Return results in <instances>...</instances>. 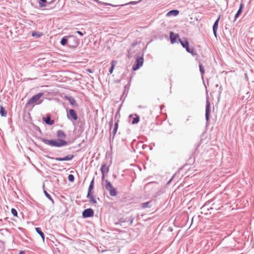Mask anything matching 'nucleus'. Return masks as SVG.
Wrapping results in <instances>:
<instances>
[{
  "label": "nucleus",
  "instance_id": "36",
  "mask_svg": "<svg viewBox=\"0 0 254 254\" xmlns=\"http://www.w3.org/2000/svg\"><path fill=\"white\" fill-rule=\"evenodd\" d=\"M213 201V199H210L207 202H205V203L203 206L202 208H205L209 204H210Z\"/></svg>",
  "mask_w": 254,
  "mask_h": 254
},
{
  "label": "nucleus",
  "instance_id": "26",
  "mask_svg": "<svg viewBox=\"0 0 254 254\" xmlns=\"http://www.w3.org/2000/svg\"><path fill=\"white\" fill-rule=\"evenodd\" d=\"M35 230L36 232L39 234L41 237L42 238L43 241H44L45 235L44 233L42 231L41 229L39 227L35 228Z\"/></svg>",
  "mask_w": 254,
  "mask_h": 254
},
{
  "label": "nucleus",
  "instance_id": "12",
  "mask_svg": "<svg viewBox=\"0 0 254 254\" xmlns=\"http://www.w3.org/2000/svg\"><path fill=\"white\" fill-rule=\"evenodd\" d=\"M43 121L46 124L50 126H52L54 124L55 121L51 119V117L50 115H47L46 117L43 118Z\"/></svg>",
  "mask_w": 254,
  "mask_h": 254
},
{
  "label": "nucleus",
  "instance_id": "10",
  "mask_svg": "<svg viewBox=\"0 0 254 254\" xmlns=\"http://www.w3.org/2000/svg\"><path fill=\"white\" fill-rule=\"evenodd\" d=\"M210 104L208 100L206 102V107H205V119L206 123H207L209 121L210 118Z\"/></svg>",
  "mask_w": 254,
  "mask_h": 254
},
{
  "label": "nucleus",
  "instance_id": "53",
  "mask_svg": "<svg viewBox=\"0 0 254 254\" xmlns=\"http://www.w3.org/2000/svg\"><path fill=\"white\" fill-rule=\"evenodd\" d=\"M216 87H218V84H217V85H216Z\"/></svg>",
  "mask_w": 254,
  "mask_h": 254
},
{
  "label": "nucleus",
  "instance_id": "23",
  "mask_svg": "<svg viewBox=\"0 0 254 254\" xmlns=\"http://www.w3.org/2000/svg\"><path fill=\"white\" fill-rule=\"evenodd\" d=\"M151 202H152V201L150 200V201H148L142 203L141 204V208L142 209H145V208H151Z\"/></svg>",
  "mask_w": 254,
  "mask_h": 254
},
{
  "label": "nucleus",
  "instance_id": "27",
  "mask_svg": "<svg viewBox=\"0 0 254 254\" xmlns=\"http://www.w3.org/2000/svg\"><path fill=\"white\" fill-rule=\"evenodd\" d=\"M38 2L39 6L41 8L46 6V3H48L47 0H39Z\"/></svg>",
  "mask_w": 254,
  "mask_h": 254
},
{
  "label": "nucleus",
  "instance_id": "14",
  "mask_svg": "<svg viewBox=\"0 0 254 254\" xmlns=\"http://www.w3.org/2000/svg\"><path fill=\"white\" fill-rule=\"evenodd\" d=\"M177 39H179L178 34H174L173 32H171L170 33V39L171 43L172 44L176 43Z\"/></svg>",
  "mask_w": 254,
  "mask_h": 254
},
{
  "label": "nucleus",
  "instance_id": "33",
  "mask_svg": "<svg viewBox=\"0 0 254 254\" xmlns=\"http://www.w3.org/2000/svg\"><path fill=\"white\" fill-rule=\"evenodd\" d=\"M96 2L98 3H100V4H101L102 5H110V6H116V5H114L112 4L111 3L104 2H101V1H100L98 0H96Z\"/></svg>",
  "mask_w": 254,
  "mask_h": 254
},
{
  "label": "nucleus",
  "instance_id": "55",
  "mask_svg": "<svg viewBox=\"0 0 254 254\" xmlns=\"http://www.w3.org/2000/svg\"><path fill=\"white\" fill-rule=\"evenodd\" d=\"M0 242H1V241H0Z\"/></svg>",
  "mask_w": 254,
  "mask_h": 254
},
{
  "label": "nucleus",
  "instance_id": "3",
  "mask_svg": "<svg viewBox=\"0 0 254 254\" xmlns=\"http://www.w3.org/2000/svg\"><path fill=\"white\" fill-rule=\"evenodd\" d=\"M105 188L106 190L109 191L110 195L111 196H115L117 194V191L115 188H114L111 182L108 180L105 181Z\"/></svg>",
  "mask_w": 254,
  "mask_h": 254
},
{
  "label": "nucleus",
  "instance_id": "22",
  "mask_svg": "<svg viewBox=\"0 0 254 254\" xmlns=\"http://www.w3.org/2000/svg\"><path fill=\"white\" fill-rule=\"evenodd\" d=\"M92 192H87L86 197L89 199V201L91 203L95 204L97 203L96 199L94 198L93 195L91 194Z\"/></svg>",
  "mask_w": 254,
  "mask_h": 254
},
{
  "label": "nucleus",
  "instance_id": "20",
  "mask_svg": "<svg viewBox=\"0 0 254 254\" xmlns=\"http://www.w3.org/2000/svg\"><path fill=\"white\" fill-rule=\"evenodd\" d=\"M179 14V11L177 9H172L170 10L167 12L166 14V16H177Z\"/></svg>",
  "mask_w": 254,
  "mask_h": 254
},
{
  "label": "nucleus",
  "instance_id": "40",
  "mask_svg": "<svg viewBox=\"0 0 254 254\" xmlns=\"http://www.w3.org/2000/svg\"><path fill=\"white\" fill-rule=\"evenodd\" d=\"M222 90H223V89H222V87L221 86H220L219 87V91H218L219 96H220V94H221L222 91Z\"/></svg>",
  "mask_w": 254,
  "mask_h": 254
},
{
  "label": "nucleus",
  "instance_id": "30",
  "mask_svg": "<svg viewBox=\"0 0 254 254\" xmlns=\"http://www.w3.org/2000/svg\"><path fill=\"white\" fill-rule=\"evenodd\" d=\"M139 121V117L137 115H135V117L133 118L131 121V124L133 125L138 123Z\"/></svg>",
  "mask_w": 254,
  "mask_h": 254
},
{
  "label": "nucleus",
  "instance_id": "44",
  "mask_svg": "<svg viewBox=\"0 0 254 254\" xmlns=\"http://www.w3.org/2000/svg\"><path fill=\"white\" fill-rule=\"evenodd\" d=\"M86 71L89 73H93V71L92 70V69H90V68H88L86 69Z\"/></svg>",
  "mask_w": 254,
  "mask_h": 254
},
{
  "label": "nucleus",
  "instance_id": "54",
  "mask_svg": "<svg viewBox=\"0 0 254 254\" xmlns=\"http://www.w3.org/2000/svg\"><path fill=\"white\" fill-rule=\"evenodd\" d=\"M93 0L96 2V0Z\"/></svg>",
  "mask_w": 254,
  "mask_h": 254
},
{
  "label": "nucleus",
  "instance_id": "9",
  "mask_svg": "<svg viewBox=\"0 0 254 254\" xmlns=\"http://www.w3.org/2000/svg\"><path fill=\"white\" fill-rule=\"evenodd\" d=\"M118 122H119V121L118 120L115 123L114 128L112 130V133L110 134V144L113 143L115 135L117 133V130L118 128Z\"/></svg>",
  "mask_w": 254,
  "mask_h": 254
},
{
  "label": "nucleus",
  "instance_id": "28",
  "mask_svg": "<svg viewBox=\"0 0 254 254\" xmlns=\"http://www.w3.org/2000/svg\"><path fill=\"white\" fill-rule=\"evenodd\" d=\"M199 68L201 74V78L203 79L205 70L203 66L202 65L200 62L199 63Z\"/></svg>",
  "mask_w": 254,
  "mask_h": 254
},
{
  "label": "nucleus",
  "instance_id": "46",
  "mask_svg": "<svg viewBox=\"0 0 254 254\" xmlns=\"http://www.w3.org/2000/svg\"><path fill=\"white\" fill-rule=\"evenodd\" d=\"M137 45V43L136 42H133L131 44V46L132 47H135L136 45Z\"/></svg>",
  "mask_w": 254,
  "mask_h": 254
},
{
  "label": "nucleus",
  "instance_id": "32",
  "mask_svg": "<svg viewBox=\"0 0 254 254\" xmlns=\"http://www.w3.org/2000/svg\"><path fill=\"white\" fill-rule=\"evenodd\" d=\"M42 35V33L40 32L34 31L32 33V36L33 37H36L37 38H39L41 37Z\"/></svg>",
  "mask_w": 254,
  "mask_h": 254
},
{
  "label": "nucleus",
  "instance_id": "35",
  "mask_svg": "<svg viewBox=\"0 0 254 254\" xmlns=\"http://www.w3.org/2000/svg\"><path fill=\"white\" fill-rule=\"evenodd\" d=\"M68 180L70 182H73L74 181V176L70 174L68 176Z\"/></svg>",
  "mask_w": 254,
  "mask_h": 254
},
{
  "label": "nucleus",
  "instance_id": "8",
  "mask_svg": "<svg viewBox=\"0 0 254 254\" xmlns=\"http://www.w3.org/2000/svg\"><path fill=\"white\" fill-rule=\"evenodd\" d=\"M93 215L94 211L90 208L84 209L82 213V217L84 218L91 217Z\"/></svg>",
  "mask_w": 254,
  "mask_h": 254
},
{
  "label": "nucleus",
  "instance_id": "39",
  "mask_svg": "<svg viewBox=\"0 0 254 254\" xmlns=\"http://www.w3.org/2000/svg\"><path fill=\"white\" fill-rule=\"evenodd\" d=\"M76 33H77V34H79V35H80V36H83V35H84V34H85V33H86V32H84V33H83V32H81V31H76Z\"/></svg>",
  "mask_w": 254,
  "mask_h": 254
},
{
  "label": "nucleus",
  "instance_id": "13",
  "mask_svg": "<svg viewBox=\"0 0 254 254\" xmlns=\"http://www.w3.org/2000/svg\"><path fill=\"white\" fill-rule=\"evenodd\" d=\"M220 16H219V17L217 18V19L215 20L214 23L213 25V32L215 36V37H217V30L218 26V23L220 20Z\"/></svg>",
  "mask_w": 254,
  "mask_h": 254
},
{
  "label": "nucleus",
  "instance_id": "42",
  "mask_svg": "<svg viewBox=\"0 0 254 254\" xmlns=\"http://www.w3.org/2000/svg\"><path fill=\"white\" fill-rule=\"evenodd\" d=\"M137 3L136 1H130L127 4H125V5H127V4H135Z\"/></svg>",
  "mask_w": 254,
  "mask_h": 254
},
{
  "label": "nucleus",
  "instance_id": "29",
  "mask_svg": "<svg viewBox=\"0 0 254 254\" xmlns=\"http://www.w3.org/2000/svg\"><path fill=\"white\" fill-rule=\"evenodd\" d=\"M94 178H93L92 181H91L89 186L88 187V192H92V190L94 188Z\"/></svg>",
  "mask_w": 254,
  "mask_h": 254
},
{
  "label": "nucleus",
  "instance_id": "31",
  "mask_svg": "<svg viewBox=\"0 0 254 254\" xmlns=\"http://www.w3.org/2000/svg\"><path fill=\"white\" fill-rule=\"evenodd\" d=\"M44 193L45 196L52 202L53 204H54V201L50 194L46 190H44Z\"/></svg>",
  "mask_w": 254,
  "mask_h": 254
},
{
  "label": "nucleus",
  "instance_id": "48",
  "mask_svg": "<svg viewBox=\"0 0 254 254\" xmlns=\"http://www.w3.org/2000/svg\"><path fill=\"white\" fill-rule=\"evenodd\" d=\"M133 219H132L130 221V224L131 225L132 223V222H133Z\"/></svg>",
  "mask_w": 254,
  "mask_h": 254
},
{
  "label": "nucleus",
  "instance_id": "6",
  "mask_svg": "<svg viewBox=\"0 0 254 254\" xmlns=\"http://www.w3.org/2000/svg\"><path fill=\"white\" fill-rule=\"evenodd\" d=\"M47 157L49 159H55V160H56L57 161H69V160H72L74 158V155L72 154H69V155L66 156L63 158H62V157L54 158V157L48 156H47Z\"/></svg>",
  "mask_w": 254,
  "mask_h": 254
},
{
  "label": "nucleus",
  "instance_id": "49",
  "mask_svg": "<svg viewBox=\"0 0 254 254\" xmlns=\"http://www.w3.org/2000/svg\"><path fill=\"white\" fill-rule=\"evenodd\" d=\"M213 209V207H210L209 208H207L208 210H209L210 209Z\"/></svg>",
  "mask_w": 254,
  "mask_h": 254
},
{
  "label": "nucleus",
  "instance_id": "17",
  "mask_svg": "<svg viewBox=\"0 0 254 254\" xmlns=\"http://www.w3.org/2000/svg\"><path fill=\"white\" fill-rule=\"evenodd\" d=\"M188 53H189L191 54L192 56H194L196 55V53L195 52V50L193 47H190V44H189L187 46L184 48Z\"/></svg>",
  "mask_w": 254,
  "mask_h": 254
},
{
  "label": "nucleus",
  "instance_id": "41",
  "mask_svg": "<svg viewBox=\"0 0 254 254\" xmlns=\"http://www.w3.org/2000/svg\"><path fill=\"white\" fill-rule=\"evenodd\" d=\"M56 0H47L48 3L49 4H52Z\"/></svg>",
  "mask_w": 254,
  "mask_h": 254
},
{
  "label": "nucleus",
  "instance_id": "18",
  "mask_svg": "<svg viewBox=\"0 0 254 254\" xmlns=\"http://www.w3.org/2000/svg\"><path fill=\"white\" fill-rule=\"evenodd\" d=\"M243 7H244L243 3H241L240 5V6H239V8L238 10L237 13H236V14H235V15L234 16V19L233 22H235L236 20V19H237V18L242 13Z\"/></svg>",
  "mask_w": 254,
  "mask_h": 254
},
{
  "label": "nucleus",
  "instance_id": "16",
  "mask_svg": "<svg viewBox=\"0 0 254 254\" xmlns=\"http://www.w3.org/2000/svg\"><path fill=\"white\" fill-rule=\"evenodd\" d=\"M188 53H189L191 54L192 56H194L196 55V53L195 52V50L193 47H190V44H189L187 46L184 48Z\"/></svg>",
  "mask_w": 254,
  "mask_h": 254
},
{
  "label": "nucleus",
  "instance_id": "50",
  "mask_svg": "<svg viewBox=\"0 0 254 254\" xmlns=\"http://www.w3.org/2000/svg\"><path fill=\"white\" fill-rule=\"evenodd\" d=\"M2 222V220L1 219H0V224H1Z\"/></svg>",
  "mask_w": 254,
  "mask_h": 254
},
{
  "label": "nucleus",
  "instance_id": "21",
  "mask_svg": "<svg viewBox=\"0 0 254 254\" xmlns=\"http://www.w3.org/2000/svg\"><path fill=\"white\" fill-rule=\"evenodd\" d=\"M179 41L184 48L187 46L189 44V42L185 38L179 39Z\"/></svg>",
  "mask_w": 254,
  "mask_h": 254
},
{
  "label": "nucleus",
  "instance_id": "45",
  "mask_svg": "<svg viewBox=\"0 0 254 254\" xmlns=\"http://www.w3.org/2000/svg\"><path fill=\"white\" fill-rule=\"evenodd\" d=\"M174 176L175 175H174L171 178V179L167 182V184H169L171 183V182L172 181V180L173 179L174 177Z\"/></svg>",
  "mask_w": 254,
  "mask_h": 254
},
{
  "label": "nucleus",
  "instance_id": "52",
  "mask_svg": "<svg viewBox=\"0 0 254 254\" xmlns=\"http://www.w3.org/2000/svg\"><path fill=\"white\" fill-rule=\"evenodd\" d=\"M74 43V41H71V43Z\"/></svg>",
  "mask_w": 254,
  "mask_h": 254
},
{
  "label": "nucleus",
  "instance_id": "34",
  "mask_svg": "<svg viewBox=\"0 0 254 254\" xmlns=\"http://www.w3.org/2000/svg\"><path fill=\"white\" fill-rule=\"evenodd\" d=\"M130 79H129V80L128 81V82L127 84H126L125 86H124V89H125V91H124V92L123 93V95L125 94V92H126V90H128V88H129V87L130 86ZM128 92V91H127V92Z\"/></svg>",
  "mask_w": 254,
  "mask_h": 254
},
{
  "label": "nucleus",
  "instance_id": "43",
  "mask_svg": "<svg viewBox=\"0 0 254 254\" xmlns=\"http://www.w3.org/2000/svg\"><path fill=\"white\" fill-rule=\"evenodd\" d=\"M110 128H111L113 126V119L111 120L109 123Z\"/></svg>",
  "mask_w": 254,
  "mask_h": 254
},
{
  "label": "nucleus",
  "instance_id": "7",
  "mask_svg": "<svg viewBox=\"0 0 254 254\" xmlns=\"http://www.w3.org/2000/svg\"><path fill=\"white\" fill-rule=\"evenodd\" d=\"M43 95V93L42 92L34 95L28 101L27 105H30L34 103H36Z\"/></svg>",
  "mask_w": 254,
  "mask_h": 254
},
{
  "label": "nucleus",
  "instance_id": "38",
  "mask_svg": "<svg viewBox=\"0 0 254 254\" xmlns=\"http://www.w3.org/2000/svg\"><path fill=\"white\" fill-rule=\"evenodd\" d=\"M125 222H126V220H124V219L121 218L119 220L118 222L116 223V225H117V224L122 225V223H123Z\"/></svg>",
  "mask_w": 254,
  "mask_h": 254
},
{
  "label": "nucleus",
  "instance_id": "15",
  "mask_svg": "<svg viewBox=\"0 0 254 254\" xmlns=\"http://www.w3.org/2000/svg\"><path fill=\"white\" fill-rule=\"evenodd\" d=\"M188 53H189L191 54L192 56H194L196 55V53L195 52V50L193 47H190V44H189L187 46L184 48Z\"/></svg>",
  "mask_w": 254,
  "mask_h": 254
},
{
  "label": "nucleus",
  "instance_id": "51",
  "mask_svg": "<svg viewBox=\"0 0 254 254\" xmlns=\"http://www.w3.org/2000/svg\"><path fill=\"white\" fill-rule=\"evenodd\" d=\"M132 117V115H130L129 116V118H131Z\"/></svg>",
  "mask_w": 254,
  "mask_h": 254
},
{
  "label": "nucleus",
  "instance_id": "2",
  "mask_svg": "<svg viewBox=\"0 0 254 254\" xmlns=\"http://www.w3.org/2000/svg\"><path fill=\"white\" fill-rule=\"evenodd\" d=\"M60 43L62 46L68 44L69 47H76L79 44V39L74 36H69L68 37L64 36L62 39Z\"/></svg>",
  "mask_w": 254,
  "mask_h": 254
},
{
  "label": "nucleus",
  "instance_id": "37",
  "mask_svg": "<svg viewBox=\"0 0 254 254\" xmlns=\"http://www.w3.org/2000/svg\"><path fill=\"white\" fill-rule=\"evenodd\" d=\"M11 212L14 216H17V211L15 208H12L11 210Z\"/></svg>",
  "mask_w": 254,
  "mask_h": 254
},
{
  "label": "nucleus",
  "instance_id": "4",
  "mask_svg": "<svg viewBox=\"0 0 254 254\" xmlns=\"http://www.w3.org/2000/svg\"><path fill=\"white\" fill-rule=\"evenodd\" d=\"M144 63L143 56L141 57L137 56L135 58V63L132 67V69L133 71L138 70L141 66H142Z\"/></svg>",
  "mask_w": 254,
  "mask_h": 254
},
{
  "label": "nucleus",
  "instance_id": "47",
  "mask_svg": "<svg viewBox=\"0 0 254 254\" xmlns=\"http://www.w3.org/2000/svg\"><path fill=\"white\" fill-rule=\"evenodd\" d=\"M19 254H24V251H20L19 253Z\"/></svg>",
  "mask_w": 254,
  "mask_h": 254
},
{
  "label": "nucleus",
  "instance_id": "5",
  "mask_svg": "<svg viewBox=\"0 0 254 254\" xmlns=\"http://www.w3.org/2000/svg\"><path fill=\"white\" fill-rule=\"evenodd\" d=\"M67 118L70 121H77L78 119L77 115L74 110L71 109L67 112Z\"/></svg>",
  "mask_w": 254,
  "mask_h": 254
},
{
  "label": "nucleus",
  "instance_id": "24",
  "mask_svg": "<svg viewBox=\"0 0 254 254\" xmlns=\"http://www.w3.org/2000/svg\"><path fill=\"white\" fill-rule=\"evenodd\" d=\"M117 63L116 61H112L111 62V66L109 69V73L110 74H112L113 72L114 69H115V67Z\"/></svg>",
  "mask_w": 254,
  "mask_h": 254
},
{
  "label": "nucleus",
  "instance_id": "11",
  "mask_svg": "<svg viewBox=\"0 0 254 254\" xmlns=\"http://www.w3.org/2000/svg\"><path fill=\"white\" fill-rule=\"evenodd\" d=\"M100 170L102 173V179L104 180L105 174H107L109 171V166H107L106 164L102 165Z\"/></svg>",
  "mask_w": 254,
  "mask_h": 254
},
{
  "label": "nucleus",
  "instance_id": "25",
  "mask_svg": "<svg viewBox=\"0 0 254 254\" xmlns=\"http://www.w3.org/2000/svg\"><path fill=\"white\" fill-rule=\"evenodd\" d=\"M0 115L1 117H6L7 115V111L2 105L0 106Z\"/></svg>",
  "mask_w": 254,
  "mask_h": 254
},
{
  "label": "nucleus",
  "instance_id": "1",
  "mask_svg": "<svg viewBox=\"0 0 254 254\" xmlns=\"http://www.w3.org/2000/svg\"><path fill=\"white\" fill-rule=\"evenodd\" d=\"M57 139H47L44 138H41V140L45 144L51 146L61 147L68 145V142L62 138H65L66 135L62 130H58L57 131Z\"/></svg>",
  "mask_w": 254,
  "mask_h": 254
},
{
  "label": "nucleus",
  "instance_id": "19",
  "mask_svg": "<svg viewBox=\"0 0 254 254\" xmlns=\"http://www.w3.org/2000/svg\"><path fill=\"white\" fill-rule=\"evenodd\" d=\"M65 99L68 100L71 105L74 106L75 107L78 106V104L75 99L71 96H65Z\"/></svg>",
  "mask_w": 254,
  "mask_h": 254
}]
</instances>
